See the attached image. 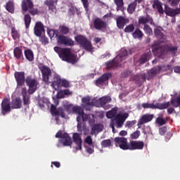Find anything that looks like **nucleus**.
<instances>
[{
	"instance_id": "60",
	"label": "nucleus",
	"mask_w": 180,
	"mask_h": 180,
	"mask_svg": "<svg viewBox=\"0 0 180 180\" xmlns=\"http://www.w3.org/2000/svg\"><path fill=\"white\" fill-rule=\"evenodd\" d=\"M21 95L22 97L27 96V91L26 89V87H23L21 90Z\"/></svg>"
},
{
	"instance_id": "62",
	"label": "nucleus",
	"mask_w": 180,
	"mask_h": 180,
	"mask_svg": "<svg viewBox=\"0 0 180 180\" xmlns=\"http://www.w3.org/2000/svg\"><path fill=\"white\" fill-rule=\"evenodd\" d=\"M86 153H89V154H93L94 147L93 148H91L89 146L86 147Z\"/></svg>"
},
{
	"instance_id": "10",
	"label": "nucleus",
	"mask_w": 180,
	"mask_h": 180,
	"mask_svg": "<svg viewBox=\"0 0 180 180\" xmlns=\"http://www.w3.org/2000/svg\"><path fill=\"white\" fill-rule=\"evenodd\" d=\"M92 26L95 30L102 32V30H105L108 27V22L99 17H96L93 18Z\"/></svg>"
},
{
	"instance_id": "34",
	"label": "nucleus",
	"mask_w": 180,
	"mask_h": 180,
	"mask_svg": "<svg viewBox=\"0 0 180 180\" xmlns=\"http://www.w3.org/2000/svg\"><path fill=\"white\" fill-rule=\"evenodd\" d=\"M25 57L26 60L28 61H33L34 60V54L33 53V51L31 49H26L24 51Z\"/></svg>"
},
{
	"instance_id": "12",
	"label": "nucleus",
	"mask_w": 180,
	"mask_h": 180,
	"mask_svg": "<svg viewBox=\"0 0 180 180\" xmlns=\"http://www.w3.org/2000/svg\"><path fill=\"white\" fill-rule=\"evenodd\" d=\"M142 108L144 109H159L160 110H164V109H168L169 108V101L163 103H156L155 104L144 103H142Z\"/></svg>"
},
{
	"instance_id": "40",
	"label": "nucleus",
	"mask_w": 180,
	"mask_h": 180,
	"mask_svg": "<svg viewBox=\"0 0 180 180\" xmlns=\"http://www.w3.org/2000/svg\"><path fill=\"white\" fill-rule=\"evenodd\" d=\"M11 36L13 40H19L20 39V34L15 27L11 28Z\"/></svg>"
},
{
	"instance_id": "5",
	"label": "nucleus",
	"mask_w": 180,
	"mask_h": 180,
	"mask_svg": "<svg viewBox=\"0 0 180 180\" xmlns=\"http://www.w3.org/2000/svg\"><path fill=\"white\" fill-rule=\"evenodd\" d=\"M161 43H164V41H155L152 45V51L155 53H160V54H164L165 53L175 54L178 51L177 46H173L172 44L160 46Z\"/></svg>"
},
{
	"instance_id": "18",
	"label": "nucleus",
	"mask_w": 180,
	"mask_h": 180,
	"mask_svg": "<svg viewBox=\"0 0 180 180\" xmlns=\"http://www.w3.org/2000/svg\"><path fill=\"white\" fill-rule=\"evenodd\" d=\"M14 77L18 86H22L25 84V82H26L25 72H15Z\"/></svg>"
},
{
	"instance_id": "6",
	"label": "nucleus",
	"mask_w": 180,
	"mask_h": 180,
	"mask_svg": "<svg viewBox=\"0 0 180 180\" xmlns=\"http://www.w3.org/2000/svg\"><path fill=\"white\" fill-rule=\"evenodd\" d=\"M129 117V113L124 112L123 114H117L115 117L111 120L110 123V127H111L112 131L115 133V126L117 129L123 127L126 119Z\"/></svg>"
},
{
	"instance_id": "63",
	"label": "nucleus",
	"mask_w": 180,
	"mask_h": 180,
	"mask_svg": "<svg viewBox=\"0 0 180 180\" xmlns=\"http://www.w3.org/2000/svg\"><path fill=\"white\" fill-rule=\"evenodd\" d=\"M41 41L44 44H49V38H47L46 37H42Z\"/></svg>"
},
{
	"instance_id": "25",
	"label": "nucleus",
	"mask_w": 180,
	"mask_h": 180,
	"mask_svg": "<svg viewBox=\"0 0 180 180\" xmlns=\"http://www.w3.org/2000/svg\"><path fill=\"white\" fill-rule=\"evenodd\" d=\"M73 141L76 144L77 147L75 149L77 150H82V139L81 138V136L78 133H75L72 136Z\"/></svg>"
},
{
	"instance_id": "51",
	"label": "nucleus",
	"mask_w": 180,
	"mask_h": 180,
	"mask_svg": "<svg viewBox=\"0 0 180 180\" xmlns=\"http://www.w3.org/2000/svg\"><path fill=\"white\" fill-rule=\"evenodd\" d=\"M137 123L136 120H132V121H127L125 124V127H128V129H130V127H133L134 124Z\"/></svg>"
},
{
	"instance_id": "41",
	"label": "nucleus",
	"mask_w": 180,
	"mask_h": 180,
	"mask_svg": "<svg viewBox=\"0 0 180 180\" xmlns=\"http://www.w3.org/2000/svg\"><path fill=\"white\" fill-rule=\"evenodd\" d=\"M171 105H172V106L174 108L179 107V105H180V93L179 94V95L177 96L176 98L171 99Z\"/></svg>"
},
{
	"instance_id": "4",
	"label": "nucleus",
	"mask_w": 180,
	"mask_h": 180,
	"mask_svg": "<svg viewBox=\"0 0 180 180\" xmlns=\"http://www.w3.org/2000/svg\"><path fill=\"white\" fill-rule=\"evenodd\" d=\"M131 49H129V51L126 49H122L113 60L105 63L107 70H114L118 67H122V61L126 60V56L131 54Z\"/></svg>"
},
{
	"instance_id": "15",
	"label": "nucleus",
	"mask_w": 180,
	"mask_h": 180,
	"mask_svg": "<svg viewBox=\"0 0 180 180\" xmlns=\"http://www.w3.org/2000/svg\"><path fill=\"white\" fill-rule=\"evenodd\" d=\"M98 103H99L101 108H103L105 109V110H108V109H110L112 108V105L110 104H108L110 102H112V98L110 96H103L100 98L97 101Z\"/></svg>"
},
{
	"instance_id": "52",
	"label": "nucleus",
	"mask_w": 180,
	"mask_h": 180,
	"mask_svg": "<svg viewBox=\"0 0 180 180\" xmlns=\"http://www.w3.org/2000/svg\"><path fill=\"white\" fill-rule=\"evenodd\" d=\"M84 143H86V144H88V146H92L93 144L92 136L89 135L87 136L84 139Z\"/></svg>"
},
{
	"instance_id": "56",
	"label": "nucleus",
	"mask_w": 180,
	"mask_h": 180,
	"mask_svg": "<svg viewBox=\"0 0 180 180\" xmlns=\"http://www.w3.org/2000/svg\"><path fill=\"white\" fill-rule=\"evenodd\" d=\"M83 103H85L87 106H91L92 105V103H91V99L89 98H82Z\"/></svg>"
},
{
	"instance_id": "55",
	"label": "nucleus",
	"mask_w": 180,
	"mask_h": 180,
	"mask_svg": "<svg viewBox=\"0 0 180 180\" xmlns=\"http://www.w3.org/2000/svg\"><path fill=\"white\" fill-rule=\"evenodd\" d=\"M159 133L160 136H165L167 133V127H162L159 129Z\"/></svg>"
},
{
	"instance_id": "1",
	"label": "nucleus",
	"mask_w": 180,
	"mask_h": 180,
	"mask_svg": "<svg viewBox=\"0 0 180 180\" xmlns=\"http://www.w3.org/2000/svg\"><path fill=\"white\" fill-rule=\"evenodd\" d=\"M50 35V37H56L58 44H61L66 46L72 47L75 44V42L71 37L65 36L70 33V28L65 25H60L58 30H50L48 32V34Z\"/></svg>"
},
{
	"instance_id": "30",
	"label": "nucleus",
	"mask_w": 180,
	"mask_h": 180,
	"mask_svg": "<svg viewBox=\"0 0 180 180\" xmlns=\"http://www.w3.org/2000/svg\"><path fill=\"white\" fill-rule=\"evenodd\" d=\"M153 9H157L158 13H160V15L164 13V9L162 8V5L160 1L155 0L153 3Z\"/></svg>"
},
{
	"instance_id": "49",
	"label": "nucleus",
	"mask_w": 180,
	"mask_h": 180,
	"mask_svg": "<svg viewBox=\"0 0 180 180\" xmlns=\"http://www.w3.org/2000/svg\"><path fill=\"white\" fill-rule=\"evenodd\" d=\"M22 101H23V105L25 106H27V105L30 104V96H25L22 97Z\"/></svg>"
},
{
	"instance_id": "3",
	"label": "nucleus",
	"mask_w": 180,
	"mask_h": 180,
	"mask_svg": "<svg viewBox=\"0 0 180 180\" xmlns=\"http://www.w3.org/2000/svg\"><path fill=\"white\" fill-rule=\"evenodd\" d=\"M53 50L58 54L60 58H61L63 61H66L70 64H75L78 61L77 60V55H75V53H72L71 52V49L70 48L55 46Z\"/></svg>"
},
{
	"instance_id": "47",
	"label": "nucleus",
	"mask_w": 180,
	"mask_h": 180,
	"mask_svg": "<svg viewBox=\"0 0 180 180\" xmlns=\"http://www.w3.org/2000/svg\"><path fill=\"white\" fill-rule=\"evenodd\" d=\"M155 122L157 123V124H159V126H164V124L167 123V122H165V120H164V118L161 117H157Z\"/></svg>"
},
{
	"instance_id": "53",
	"label": "nucleus",
	"mask_w": 180,
	"mask_h": 180,
	"mask_svg": "<svg viewBox=\"0 0 180 180\" xmlns=\"http://www.w3.org/2000/svg\"><path fill=\"white\" fill-rule=\"evenodd\" d=\"M167 2L171 6H176L179 4L180 0H167Z\"/></svg>"
},
{
	"instance_id": "17",
	"label": "nucleus",
	"mask_w": 180,
	"mask_h": 180,
	"mask_svg": "<svg viewBox=\"0 0 180 180\" xmlns=\"http://www.w3.org/2000/svg\"><path fill=\"white\" fill-rule=\"evenodd\" d=\"M46 32V30H44V25L42 22L38 21L35 23L34 27V33L37 37H40L41 34Z\"/></svg>"
},
{
	"instance_id": "57",
	"label": "nucleus",
	"mask_w": 180,
	"mask_h": 180,
	"mask_svg": "<svg viewBox=\"0 0 180 180\" xmlns=\"http://www.w3.org/2000/svg\"><path fill=\"white\" fill-rule=\"evenodd\" d=\"M114 2L117 5V8L123 7V0H114Z\"/></svg>"
},
{
	"instance_id": "8",
	"label": "nucleus",
	"mask_w": 180,
	"mask_h": 180,
	"mask_svg": "<svg viewBox=\"0 0 180 180\" xmlns=\"http://www.w3.org/2000/svg\"><path fill=\"white\" fill-rule=\"evenodd\" d=\"M42 79L46 84H54V79L57 78V75H51V70L47 66H42L41 69Z\"/></svg>"
},
{
	"instance_id": "33",
	"label": "nucleus",
	"mask_w": 180,
	"mask_h": 180,
	"mask_svg": "<svg viewBox=\"0 0 180 180\" xmlns=\"http://www.w3.org/2000/svg\"><path fill=\"white\" fill-rule=\"evenodd\" d=\"M14 57L17 58V60H25L23 58V53L22 52V49L19 47H15L13 50Z\"/></svg>"
},
{
	"instance_id": "42",
	"label": "nucleus",
	"mask_w": 180,
	"mask_h": 180,
	"mask_svg": "<svg viewBox=\"0 0 180 180\" xmlns=\"http://www.w3.org/2000/svg\"><path fill=\"white\" fill-rule=\"evenodd\" d=\"M72 112L81 116L84 113V108L79 106H74L72 108Z\"/></svg>"
},
{
	"instance_id": "58",
	"label": "nucleus",
	"mask_w": 180,
	"mask_h": 180,
	"mask_svg": "<svg viewBox=\"0 0 180 180\" xmlns=\"http://www.w3.org/2000/svg\"><path fill=\"white\" fill-rule=\"evenodd\" d=\"M130 74H131V70H125L122 73V77L123 78H127Z\"/></svg>"
},
{
	"instance_id": "35",
	"label": "nucleus",
	"mask_w": 180,
	"mask_h": 180,
	"mask_svg": "<svg viewBox=\"0 0 180 180\" xmlns=\"http://www.w3.org/2000/svg\"><path fill=\"white\" fill-rule=\"evenodd\" d=\"M150 58H151V51L143 54L139 58V63L141 64H145Z\"/></svg>"
},
{
	"instance_id": "22",
	"label": "nucleus",
	"mask_w": 180,
	"mask_h": 180,
	"mask_svg": "<svg viewBox=\"0 0 180 180\" xmlns=\"http://www.w3.org/2000/svg\"><path fill=\"white\" fill-rule=\"evenodd\" d=\"M129 22H130L129 18H126L124 16L119 15L116 18L117 27L118 29H124V26H126V25H127Z\"/></svg>"
},
{
	"instance_id": "44",
	"label": "nucleus",
	"mask_w": 180,
	"mask_h": 180,
	"mask_svg": "<svg viewBox=\"0 0 180 180\" xmlns=\"http://www.w3.org/2000/svg\"><path fill=\"white\" fill-rule=\"evenodd\" d=\"M102 148H108L112 146V141L110 139H105L101 142Z\"/></svg>"
},
{
	"instance_id": "11",
	"label": "nucleus",
	"mask_w": 180,
	"mask_h": 180,
	"mask_svg": "<svg viewBox=\"0 0 180 180\" xmlns=\"http://www.w3.org/2000/svg\"><path fill=\"white\" fill-rule=\"evenodd\" d=\"M56 139H61L60 143L63 144L65 147H71L72 146V141L71 140V137L67 133H63V131H58L56 134Z\"/></svg>"
},
{
	"instance_id": "2",
	"label": "nucleus",
	"mask_w": 180,
	"mask_h": 180,
	"mask_svg": "<svg viewBox=\"0 0 180 180\" xmlns=\"http://www.w3.org/2000/svg\"><path fill=\"white\" fill-rule=\"evenodd\" d=\"M34 4H33V1L32 0H22L21 4V8L22 11V14L24 15V22L25 25L26 29H29L30 27V23H32V17L36 15H39V9L34 8ZM29 12L30 15L26 14V13Z\"/></svg>"
},
{
	"instance_id": "26",
	"label": "nucleus",
	"mask_w": 180,
	"mask_h": 180,
	"mask_svg": "<svg viewBox=\"0 0 180 180\" xmlns=\"http://www.w3.org/2000/svg\"><path fill=\"white\" fill-rule=\"evenodd\" d=\"M111 77H112L111 73L103 74L102 76H101L96 80V85L97 86L102 85V84H104V82H106V81H108L109 78H110Z\"/></svg>"
},
{
	"instance_id": "16",
	"label": "nucleus",
	"mask_w": 180,
	"mask_h": 180,
	"mask_svg": "<svg viewBox=\"0 0 180 180\" xmlns=\"http://www.w3.org/2000/svg\"><path fill=\"white\" fill-rule=\"evenodd\" d=\"M144 148V142L142 141H131L129 143L128 150L131 151L134 150H143Z\"/></svg>"
},
{
	"instance_id": "13",
	"label": "nucleus",
	"mask_w": 180,
	"mask_h": 180,
	"mask_svg": "<svg viewBox=\"0 0 180 180\" xmlns=\"http://www.w3.org/2000/svg\"><path fill=\"white\" fill-rule=\"evenodd\" d=\"M116 147H120L121 150H129V143L127 139L124 137H115L114 139Z\"/></svg>"
},
{
	"instance_id": "36",
	"label": "nucleus",
	"mask_w": 180,
	"mask_h": 180,
	"mask_svg": "<svg viewBox=\"0 0 180 180\" xmlns=\"http://www.w3.org/2000/svg\"><path fill=\"white\" fill-rule=\"evenodd\" d=\"M143 37L144 34L141 30H139V28L135 29L134 32H132V37H134V39H139V40H141Z\"/></svg>"
},
{
	"instance_id": "24",
	"label": "nucleus",
	"mask_w": 180,
	"mask_h": 180,
	"mask_svg": "<svg viewBox=\"0 0 180 180\" xmlns=\"http://www.w3.org/2000/svg\"><path fill=\"white\" fill-rule=\"evenodd\" d=\"M154 119V115L153 114H145L141 116L138 122V126H141V124H146V123H148L151 122Z\"/></svg>"
},
{
	"instance_id": "48",
	"label": "nucleus",
	"mask_w": 180,
	"mask_h": 180,
	"mask_svg": "<svg viewBox=\"0 0 180 180\" xmlns=\"http://www.w3.org/2000/svg\"><path fill=\"white\" fill-rule=\"evenodd\" d=\"M45 5H46L48 8L50 6H53L54 5H57V0H46L45 1Z\"/></svg>"
},
{
	"instance_id": "31",
	"label": "nucleus",
	"mask_w": 180,
	"mask_h": 180,
	"mask_svg": "<svg viewBox=\"0 0 180 180\" xmlns=\"http://www.w3.org/2000/svg\"><path fill=\"white\" fill-rule=\"evenodd\" d=\"M103 130V125L102 124H95L92 126L91 130V134L94 135L96 132L101 133Z\"/></svg>"
},
{
	"instance_id": "38",
	"label": "nucleus",
	"mask_w": 180,
	"mask_h": 180,
	"mask_svg": "<svg viewBox=\"0 0 180 180\" xmlns=\"http://www.w3.org/2000/svg\"><path fill=\"white\" fill-rule=\"evenodd\" d=\"M136 8H137V3H136V1H134L132 3L129 4L127 7L128 13H129V15L133 14L134 11H136Z\"/></svg>"
},
{
	"instance_id": "14",
	"label": "nucleus",
	"mask_w": 180,
	"mask_h": 180,
	"mask_svg": "<svg viewBox=\"0 0 180 180\" xmlns=\"http://www.w3.org/2000/svg\"><path fill=\"white\" fill-rule=\"evenodd\" d=\"M51 86L56 89L59 86H63V88H70V82L67 81L66 79H61L60 77L56 76L54 78L53 84H51Z\"/></svg>"
},
{
	"instance_id": "46",
	"label": "nucleus",
	"mask_w": 180,
	"mask_h": 180,
	"mask_svg": "<svg viewBox=\"0 0 180 180\" xmlns=\"http://www.w3.org/2000/svg\"><path fill=\"white\" fill-rule=\"evenodd\" d=\"M159 68L160 72H165V71H169L171 70V65H159L158 66Z\"/></svg>"
},
{
	"instance_id": "37",
	"label": "nucleus",
	"mask_w": 180,
	"mask_h": 180,
	"mask_svg": "<svg viewBox=\"0 0 180 180\" xmlns=\"http://www.w3.org/2000/svg\"><path fill=\"white\" fill-rule=\"evenodd\" d=\"M117 113V108H113L110 110L106 112L107 119H113V117H116V114Z\"/></svg>"
},
{
	"instance_id": "28",
	"label": "nucleus",
	"mask_w": 180,
	"mask_h": 180,
	"mask_svg": "<svg viewBox=\"0 0 180 180\" xmlns=\"http://www.w3.org/2000/svg\"><path fill=\"white\" fill-rule=\"evenodd\" d=\"M165 13L167 15V16H170L171 18H174V16L179 15L176 8L174 9L167 5L165 6Z\"/></svg>"
},
{
	"instance_id": "29",
	"label": "nucleus",
	"mask_w": 180,
	"mask_h": 180,
	"mask_svg": "<svg viewBox=\"0 0 180 180\" xmlns=\"http://www.w3.org/2000/svg\"><path fill=\"white\" fill-rule=\"evenodd\" d=\"M22 108V100L18 97L11 101V109H20Z\"/></svg>"
},
{
	"instance_id": "61",
	"label": "nucleus",
	"mask_w": 180,
	"mask_h": 180,
	"mask_svg": "<svg viewBox=\"0 0 180 180\" xmlns=\"http://www.w3.org/2000/svg\"><path fill=\"white\" fill-rule=\"evenodd\" d=\"M58 98L59 99H63V98H65V96L64 94V93H63V91H60L58 93V95H57Z\"/></svg>"
},
{
	"instance_id": "32",
	"label": "nucleus",
	"mask_w": 180,
	"mask_h": 180,
	"mask_svg": "<svg viewBox=\"0 0 180 180\" xmlns=\"http://www.w3.org/2000/svg\"><path fill=\"white\" fill-rule=\"evenodd\" d=\"M160 72L158 66L152 68L151 70L148 71V79H151L152 78H154V77H155V75H157Z\"/></svg>"
},
{
	"instance_id": "21",
	"label": "nucleus",
	"mask_w": 180,
	"mask_h": 180,
	"mask_svg": "<svg viewBox=\"0 0 180 180\" xmlns=\"http://www.w3.org/2000/svg\"><path fill=\"white\" fill-rule=\"evenodd\" d=\"M138 23L139 25H147L146 23H150V25H152L153 26H155L154 20L153 19V17H151L150 15H147L146 17L141 16L139 18Z\"/></svg>"
},
{
	"instance_id": "59",
	"label": "nucleus",
	"mask_w": 180,
	"mask_h": 180,
	"mask_svg": "<svg viewBox=\"0 0 180 180\" xmlns=\"http://www.w3.org/2000/svg\"><path fill=\"white\" fill-rule=\"evenodd\" d=\"M80 116H82V120L83 122H86V120H88V119H89V115H88L87 114H85V112L84 111H83V113Z\"/></svg>"
},
{
	"instance_id": "27",
	"label": "nucleus",
	"mask_w": 180,
	"mask_h": 180,
	"mask_svg": "<svg viewBox=\"0 0 180 180\" xmlns=\"http://www.w3.org/2000/svg\"><path fill=\"white\" fill-rule=\"evenodd\" d=\"M162 30H164L161 27H158L154 29L155 37L159 39L156 41H164V37H165V35H164Z\"/></svg>"
},
{
	"instance_id": "64",
	"label": "nucleus",
	"mask_w": 180,
	"mask_h": 180,
	"mask_svg": "<svg viewBox=\"0 0 180 180\" xmlns=\"http://www.w3.org/2000/svg\"><path fill=\"white\" fill-rule=\"evenodd\" d=\"M174 72L176 74H180V66H175L174 68Z\"/></svg>"
},
{
	"instance_id": "39",
	"label": "nucleus",
	"mask_w": 180,
	"mask_h": 180,
	"mask_svg": "<svg viewBox=\"0 0 180 180\" xmlns=\"http://www.w3.org/2000/svg\"><path fill=\"white\" fill-rule=\"evenodd\" d=\"M6 9L8 12H10V13H13L15 12V5L13 2L11 1H8L6 4Z\"/></svg>"
},
{
	"instance_id": "9",
	"label": "nucleus",
	"mask_w": 180,
	"mask_h": 180,
	"mask_svg": "<svg viewBox=\"0 0 180 180\" xmlns=\"http://www.w3.org/2000/svg\"><path fill=\"white\" fill-rule=\"evenodd\" d=\"M25 84L29 88L28 94H30V95H32V94H34V92L37 91V86L39 85V82H37V79H36V78L32 76H27L25 79Z\"/></svg>"
},
{
	"instance_id": "19",
	"label": "nucleus",
	"mask_w": 180,
	"mask_h": 180,
	"mask_svg": "<svg viewBox=\"0 0 180 180\" xmlns=\"http://www.w3.org/2000/svg\"><path fill=\"white\" fill-rule=\"evenodd\" d=\"M11 112V103L8 98H5L1 102V114L4 116Z\"/></svg>"
},
{
	"instance_id": "54",
	"label": "nucleus",
	"mask_w": 180,
	"mask_h": 180,
	"mask_svg": "<svg viewBox=\"0 0 180 180\" xmlns=\"http://www.w3.org/2000/svg\"><path fill=\"white\" fill-rule=\"evenodd\" d=\"M140 137V131H136L132 134H131V139H133L134 140H136Z\"/></svg>"
},
{
	"instance_id": "7",
	"label": "nucleus",
	"mask_w": 180,
	"mask_h": 180,
	"mask_svg": "<svg viewBox=\"0 0 180 180\" xmlns=\"http://www.w3.org/2000/svg\"><path fill=\"white\" fill-rule=\"evenodd\" d=\"M75 41L79 44L80 47H82L86 51H89V53H92L94 51V46H92V43L91 41L88 40V39L84 35H77L75 37Z\"/></svg>"
},
{
	"instance_id": "45",
	"label": "nucleus",
	"mask_w": 180,
	"mask_h": 180,
	"mask_svg": "<svg viewBox=\"0 0 180 180\" xmlns=\"http://www.w3.org/2000/svg\"><path fill=\"white\" fill-rule=\"evenodd\" d=\"M143 31L145 32L146 34H148V36H151V34H153V29L150 27V25H144Z\"/></svg>"
},
{
	"instance_id": "50",
	"label": "nucleus",
	"mask_w": 180,
	"mask_h": 180,
	"mask_svg": "<svg viewBox=\"0 0 180 180\" xmlns=\"http://www.w3.org/2000/svg\"><path fill=\"white\" fill-rule=\"evenodd\" d=\"M82 3L83 4V6L86 12L89 11V2L88 0H81Z\"/></svg>"
},
{
	"instance_id": "20",
	"label": "nucleus",
	"mask_w": 180,
	"mask_h": 180,
	"mask_svg": "<svg viewBox=\"0 0 180 180\" xmlns=\"http://www.w3.org/2000/svg\"><path fill=\"white\" fill-rule=\"evenodd\" d=\"M51 112L52 115H54V116H60L63 119L65 118V112H64L63 108H57L56 105L52 104L51 105Z\"/></svg>"
},
{
	"instance_id": "43",
	"label": "nucleus",
	"mask_w": 180,
	"mask_h": 180,
	"mask_svg": "<svg viewBox=\"0 0 180 180\" xmlns=\"http://www.w3.org/2000/svg\"><path fill=\"white\" fill-rule=\"evenodd\" d=\"M135 29L134 24H129L125 27L124 32L125 33H133Z\"/></svg>"
},
{
	"instance_id": "23",
	"label": "nucleus",
	"mask_w": 180,
	"mask_h": 180,
	"mask_svg": "<svg viewBox=\"0 0 180 180\" xmlns=\"http://www.w3.org/2000/svg\"><path fill=\"white\" fill-rule=\"evenodd\" d=\"M146 74H139L136 75H134L131 80L135 82V84L139 85V86H141L143 85V82H146Z\"/></svg>"
}]
</instances>
